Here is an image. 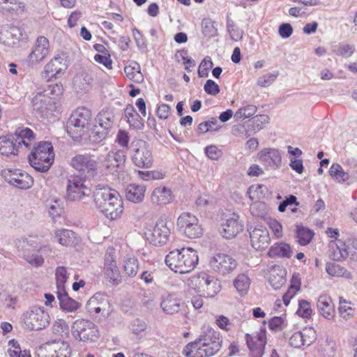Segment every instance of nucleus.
<instances>
[{
  "instance_id": "14",
  "label": "nucleus",
  "mask_w": 357,
  "mask_h": 357,
  "mask_svg": "<svg viewBox=\"0 0 357 357\" xmlns=\"http://www.w3.org/2000/svg\"><path fill=\"white\" fill-rule=\"evenodd\" d=\"M1 176L8 183L20 189H28L33 183V178L28 173L18 169H3Z\"/></svg>"
},
{
  "instance_id": "7",
  "label": "nucleus",
  "mask_w": 357,
  "mask_h": 357,
  "mask_svg": "<svg viewBox=\"0 0 357 357\" xmlns=\"http://www.w3.org/2000/svg\"><path fill=\"white\" fill-rule=\"evenodd\" d=\"M21 321L24 327L30 331H39L50 324L49 314L40 307L33 306L23 313Z\"/></svg>"
},
{
  "instance_id": "64",
  "label": "nucleus",
  "mask_w": 357,
  "mask_h": 357,
  "mask_svg": "<svg viewBox=\"0 0 357 357\" xmlns=\"http://www.w3.org/2000/svg\"><path fill=\"white\" fill-rule=\"evenodd\" d=\"M127 121L131 127L135 129L140 130L144 127V120L138 113L128 117Z\"/></svg>"
},
{
  "instance_id": "53",
  "label": "nucleus",
  "mask_w": 357,
  "mask_h": 357,
  "mask_svg": "<svg viewBox=\"0 0 357 357\" xmlns=\"http://www.w3.org/2000/svg\"><path fill=\"white\" fill-rule=\"evenodd\" d=\"M202 33L204 36L212 38L218 34V29L214 25V22L210 19H204L202 22Z\"/></svg>"
},
{
  "instance_id": "32",
  "label": "nucleus",
  "mask_w": 357,
  "mask_h": 357,
  "mask_svg": "<svg viewBox=\"0 0 357 357\" xmlns=\"http://www.w3.org/2000/svg\"><path fill=\"white\" fill-rule=\"evenodd\" d=\"M150 200L155 206L166 205L173 200L172 192L167 187H158L151 192Z\"/></svg>"
},
{
  "instance_id": "40",
  "label": "nucleus",
  "mask_w": 357,
  "mask_h": 357,
  "mask_svg": "<svg viewBox=\"0 0 357 357\" xmlns=\"http://www.w3.org/2000/svg\"><path fill=\"white\" fill-rule=\"evenodd\" d=\"M251 280L246 273L238 274L234 280L233 284L238 293L241 295H245L250 286Z\"/></svg>"
},
{
  "instance_id": "2",
  "label": "nucleus",
  "mask_w": 357,
  "mask_h": 357,
  "mask_svg": "<svg viewBox=\"0 0 357 357\" xmlns=\"http://www.w3.org/2000/svg\"><path fill=\"white\" fill-rule=\"evenodd\" d=\"M96 207L106 218L116 220L123 211V203L119 193L107 186L98 184L93 192Z\"/></svg>"
},
{
  "instance_id": "28",
  "label": "nucleus",
  "mask_w": 357,
  "mask_h": 357,
  "mask_svg": "<svg viewBox=\"0 0 357 357\" xmlns=\"http://www.w3.org/2000/svg\"><path fill=\"white\" fill-rule=\"evenodd\" d=\"M250 237L251 245L256 250L266 249L271 241L268 231L263 226H257L252 229L250 228Z\"/></svg>"
},
{
  "instance_id": "39",
  "label": "nucleus",
  "mask_w": 357,
  "mask_h": 357,
  "mask_svg": "<svg viewBox=\"0 0 357 357\" xmlns=\"http://www.w3.org/2000/svg\"><path fill=\"white\" fill-rule=\"evenodd\" d=\"M126 76L130 80L142 83L144 81V75L141 72V68L139 63L133 62L124 68Z\"/></svg>"
},
{
  "instance_id": "30",
  "label": "nucleus",
  "mask_w": 357,
  "mask_h": 357,
  "mask_svg": "<svg viewBox=\"0 0 357 357\" xmlns=\"http://www.w3.org/2000/svg\"><path fill=\"white\" fill-rule=\"evenodd\" d=\"M317 307L320 315L328 321H334L336 313L332 298L327 294L319 296Z\"/></svg>"
},
{
  "instance_id": "23",
  "label": "nucleus",
  "mask_w": 357,
  "mask_h": 357,
  "mask_svg": "<svg viewBox=\"0 0 357 357\" xmlns=\"http://www.w3.org/2000/svg\"><path fill=\"white\" fill-rule=\"evenodd\" d=\"M357 255V239H349L347 243L337 240L333 248L331 257L333 259L339 261L348 257Z\"/></svg>"
},
{
  "instance_id": "13",
  "label": "nucleus",
  "mask_w": 357,
  "mask_h": 357,
  "mask_svg": "<svg viewBox=\"0 0 357 357\" xmlns=\"http://www.w3.org/2000/svg\"><path fill=\"white\" fill-rule=\"evenodd\" d=\"M51 52V47L49 40L43 36H38L31 52L27 56L26 61L29 66H33L40 63L47 58Z\"/></svg>"
},
{
  "instance_id": "9",
  "label": "nucleus",
  "mask_w": 357,
  "mask_h": 357,
  "mask_svg": "<svg viewBox=\"0 0 357 357\" xmlns=\"http://www.w3.org/2000/svg\"><path fill=\"white\" fill-rule=\"evenodd\" d=\"M132 160L138 167L150 168L153 156L149 145L144 140L135 139L131 144Z\"/></svg>"
},
{
  "instance_id": "57",
  "label": "nucleus",
  "mask_w": 357,
  "mask_h": 357,
  "mask_svg": "<svg viewBox=\"0 0 357 357\" xmlns=\"http://www.w3.org/2000/svg\"><path fill=\"white\" fill-rule=\"evenodd\" d=\"M313 235V232L308 229L298 227L297 229L298 242L302 245L308 244L311 241Z\"/></svg>"
},
{
  "instance_id": "31",
  "label": "nucleus",
  "mask_w": 357,
  "mask_h": 357,
  "mask_svg": "<svg viewBox=\"0 0 357 357\" xmlns=\"http://www.w3.org/2000/svg\"><path fill=\"white\" fill-rule=\"evenodd\" d=\"M16 246L19 250L23 252V257L29 264L35 266H40L43 264L44 259L41 255L37 253L30 255L27 252L29 250L28 246L36 248L31 241H29L27 238H22L17 241Z\"/></svg>"
},
{
  "instance_id": "16",
  "label": "nucleus",
  "mask_w": 357,
  "mask_h": 357,
  "mask_svg": "<svg viewBox=\"0 0 357 357\" xmlns=\"http://www.w3.org/2000/svg\"><path fill=\"white\" fill-rule=\"evenodd\" d=\"M170 229L165 219L160 218L153 229L146 233L147 240L155 246H162L169 241Z\"/></svg>"
},
{
  "instance_id": "43",
  "label": "nucleus",
  "mask_w": 357,
  "mask_h": 357,
  "mask_svg": "<svg viewBox=\"0 0 357 357\" xmlns=\"http://www.w3.org/2000/svg\"><path fill=\"white\" fill-rule=\"evenodd\" d=\"M328 173L338 183H344L350 177L349 173L344 172L342 166L337 163H334L331 166Z\"/></svg>"
},
{
  "instance_id": "29",
  "label": "nucleus",
  "mask_w": 357,
  "mask_h": 357,
  "mask_svg": "<svg viewBox=\"0 0 357 357\" xmlns=\"http://www.w3.org/2000/svg\"><path fill=\"white\" fill-rule=\"evenodd\" d=\"M315 340V331L312 328H306L302 331L294 333L289 337V344L295 348H301L302 346H309Z\"/></svg>"
},
{
  "instance_id": "11",
  "label": "nucleus",
  "mask_w": 357,
  "mask_h": 357,
  "mask_svg": "<svg viewBox=\"0 0 357 357\" xmlns=\"http://www.w3.org/2000/svg\"><path fill=\"white\" fill-rule=\"evenodd\" d=\"M74 338L82 342H93L99 337L97 326L87 319L75 320L71 328Z\"/></svg>"
},
{
  "instance_id": "54",
  "label": "nucleus",
  "mask_w": 357,
  "mask_h": 357,
  "mask_svg": "<svg viewBox=\"0 0 357 357\" xmlns=\"http://www.w3.org/2000/svg\"><path fill=\"white\" fill-rule=\"evenodd\" d=\"M227 29L232 40L238 41L243 38V31L239 29L231 20H227Z\"/></svg>"
},
{
  "instance_id": "41",
  "label": "nucleus",
  "mask_w": 357,
  "mask_h": 357,
  "mask_svg": "<svg viewBox=\"0 0 357 357\" xmlns=\"http://www.w3.org/2000/svg\"><path fill=\"white\" fill-rule=\"evenodd\" d=\"M113 114L109 111H101L96 119V126L109 132L113 126Z\"/></svg>"
},
{
  "instance_id": "33",
  "label": "nucleus",
  "mask_w": 357,
  "mask_h": 357,
  "mask_svg": "<svg viewBox=\"0 0 357 357\" xmlns=\"http://www.w3.org/2000/svg\"><path fill=\"white\" fill-rule=\"evenodd\" d=\"M270 118L266 114L256 115L250 119L248 124V128L245 133L242 132L243 139L248 138L263 129L269 123Z\"/></svg>"
},
{
  "instance_id": "52",
  "label": "nucleus",
  "mask_w": 357,
  "mask_h": 357,
  "mask_svg": "<svg viewBox=\"0 0 357 357\" xmlns=\"http://www.w3.org/2000/svg\"><path fill=\"white\" fill-rule=\"evenodd\" d=\"M56 280L58 291H64V284L67 281V270L64 266H59L56 269Z\"/></svg>"
},
{
  "instance_id": "56",
  "label": "nucleus",
  "mask_w": 357,
  "mask_h": 357,
  "mask_svg": "<svg viewBox=\"0 0 357 357\" xmlns=\"http://www.w3.org/2000/svg\"><path fill=\"white\" fill-rule=\"evenodd\" d=\"M312 313L310 303L306 300H300L298 301V308L296 314L303 318H309Z\"/></svg>"
},
{
  "instance_id": "55",
  "label": "nucleus",
  "mask_w": 357,
  "mask_h": 357,
  "mask_svg": "<svg viewBox=\"0 0 357 357\" xmlns=\"http://www.w3.org/2000/svg\"><path fill=\"white\" fill-rule=\"evenodd\" d=\"M279 75L278 71H274L259 77L257 84L261 87H268L271 85Z\"/></svg>"
},
{
  "instance_id": "51",
  "label": "nucleus",
  "mask_w": 357,
  "mask_h": 357,
  "mask_svg": "<svg viewBox=\"0 0 357 357\" xmlns=\"http://www.w3.org/2000/svg\"><path fill=\"white\" fill-rule=\"evenodd\" d=\"M354 46L349 44H339L333 47V52L334 53L346 58L351 56L354 52Z\"/></svg>"
},
{
  "instance_id": "45",
  "label": "nucleus",
  "mask_w": 357,
  "mask_h": 357,
  "mask_svg": "<svg viewBox=\"0 0 357 357\" xmlns=\"http://www.w3.org/2000/svg\"><path fill=\"white\" fill-rule=\"evenodd\" d=\"M8 355L9 357H31L27 350H22L19 343L15 340L8 342Z\"/></svg>"
},
{
  "instance_id": "61",
  "label": "nucleus",
  "mask_w": 357,
  "mask_h": 357,
  "mask_svg": "<svg viewBox=\"0 0 357 357\" xmlns=\"http://www.w3.org/2000/svg\"><path fill=\"white\" fill-rule=\"evenodd\" d=\"M271 330L274 331H282L286 326V320L283 317H274L268 324Z\"/></svg>"
},
{
  "instance_id": "6",
  "label": "nucleus",
  "mask_w": 357,
  "mask_h": 357,
  "mask_svg": "<svg viewBox=\"0 0 357 357\" xmlns=\"http://www.w3.org/2000/svg\"><path fill=\"white\" fill-rule=\"evenodd\" d=\"M188 285L204 297H214L221 290L220 280L205 272L192 275Z\"/></svg>"
},
{
  "instance_id": "15",
  "label": "nucleus",
  "mask_w": 357,
  "mask_h": 357,
  "mask_svg": "<svg viewBox=\"0 0 357 357\" xmlns=\"http://www.w3.org/2000/svg\"><path fill=\"white\" fill-rule=\"evenodd\" d=\"M210 266L219 275H225L231 273L237 266L236 261L229 255L217 253L210 259Z\"/></svg>"
},
{
  "instance_id": "19",
  "label": "nucleus",
  "mask_w": 357,
  "mask_h": 357,
  "mask_svg": "<svg viewBox=\"0 0 357 357\" xmlns=\"http://www.w3.org/2000/svg\"><path fill=\"white\" fill-rule=\"evenodd\" d=\"M102 271L105 278L111 284L118 285L121 282V275L116 264L115 252L113 249L107 250L105 255Z\"/></svg>"
},
{
  "instance_id": "1",
  "label": "nucleus",
  "mask_w": 357,
  "mask_h": 357,
  "mask_svg": "<svg viewBox=\"0 0 357 357\" xmlns=\"http://www.w3.org/2000/svg\"><path fill=\"white\" fill-rule=\"evenodd\" d=\"M221 347L222 340L219 333L207 328L183 348V354L185 357H211L216 354Z\"/></svg>"
},
{
  "instance_id": "49",
  "label": "nucleus",
  "mask_w": 357,
  "mask_h": 357,
  "mask_svg": "<svg viewBox=\"0 0 357 357\" xmlns=\"http://www.w3.org/2000/svg\"><path fill=\"white\" fill-rule=\"evenodd\" d=\"M52 330L55 335L62 337L68 334L69 326L64 319H58L53 323Z\"/></svg>"
},
{
  "instance_id": "22",
  "label": "nucleus",
  "mask_w": 357,
  "mask_h": 357,
  "mask_svg": "<svg viewBox=\"0 0 357 357\" xmlns=\"http://www.w3.org/2000/svg\"><path fill=\"white\" fill-rule=\"evenodd\" d=\"M243 225L239 221V216L236 213L229 214L225 216L220 226V234L227 239L235 237L239 232L243 231Z\"/></svg>"
},
{
  "instance_id": "50",
  "label": "nucleus",
  "mask_w": 357,
  "mask_h": 357,
  "mask_svg": "<svg viewBox=\"0 0 357 357\" xmlns=\"http://www.w3.org/2000/svg\"><path fill=\"white\" fill-rule=\"evenodd\" d=\"M257 111V107L254 105H247L239 108L235 113L234 117L237 119H245L253 116Z\"/></svg>"
},
{
  "instance_id": "3",
  "label": "nucleus",
  "mask_w": 357,
  "mask_h": 357,
  "mask_svg": "<svg viewBox=\"0 0 357 357\" xmlns=\"http://www.w3.org/2000/svg\"><path fill=\"white\" fill-rule=\"evenodd\" d=\"M34 139L35 135L30 128H17L13 135L0 137V153L7 156L16 155L20 149H29Z\"/></svg>"
},
{
  "instance_id": "25",
  "label": "nucleus",
  "mask_w": 357,
  "mask_h": 357,
  "mask_svg": "<svg viewBox=\"0 0 357 357\" xmlns=\"http://www.w3.org/2000/svg\"><path fill=\"white\" fill-rule=\"evenodd\" d=\"M67 69V65L60 56L52 59L44 67L43 76L48 81L56 79L63 75Z\"/></svg>"
},
{
  "instance_id": "38",
  "label": "nucleus",
  "mask_w": 357,
  "mask_h": 357,
  "mask_svg": "<svg viewBox=\"0 0 357 357\" xmlns=\"http://www.w3.org/2000/svg\"><path fill=\"white\" fill-rule=\"evenodd\" d=\"M57 297L59 300L60 307L64 311L70 312H75L80 307L79 304L70 298L65 291H58Z\"/></svg>"
},
{
  "instance_id": "5",
  "label": "nucleus",
  "mask_w": 357,
  "mask_h": 357,
  "mask_svg": "<svg viewBox=\"0 0 357 357\" xmlns=\"http://www.w3.org/2000/svg\"><path fill=\"white\" fill-rule=\"evenodd\" d=\"M54 160L53 146L50 142H40L29 156L30 165L37 171L49 170Z\"/></svg>"
},
{
  "instance_id": "20",
  "label": "nucleus",
  "mask_w": 357,
  "mask_h": 357,
  "mask_svg": "<svg viewBox=\"0 0 357 357\" xmlns=\"http://www.w3.org/2000/svg\"><path fill=\"white\" fill-rule=\"evenodd\" d=\"M245 340L250 357H262L266 344V331L261 329L255 335L247 333Z\"/></svg>"
},
{
  "instance_id": "44",
  "label": "nucleus",
  "mask_w": 357,
  "mask_h": 357,
  "mask_svg": "<svg viewBox=\"0 0 357 357\" xmlns=\"http://www.w3.org/2000/svg\"><path fill=\"white\" fill-rule=\"evenodd\" d=\"M338 313L344 320L351 319L354 315V309L351 306V303L340 297Z\"/></svg>"
},
{
  "instance_id": "37",
  "label": "nucleus",
  "mask_w": 357,
  "mask_h": 357,
  "mask_svg": "<svg viewBox=\"0 0 357 357\" xmlns=\"http://www.w3.org/2000/svg\"><path fill=\"white\" fill-rule=\"evenodd\" d=\"M292 250L289 244L280 242L273 244L268 252L270 257L290 258L292 255Z\"/></svg>"
},
{
  "instance_id": "63",
  "label": "nucleus",
  "mask_w": 357,
  "mask_h": 357,
  "mask_svg": "<svg viewBox=\"0 0 357 357\" xmlns=\"http://www.w3.org/2000/svg\"><path fill=\"white\" fill-rule=\"evenodd\" d=\"M268 225L276 238H280L282 236V226L280 222L275 219H270Z\"/></svg>"
},
{
  "instance_id": "59",
  "label": "nucleus",
  "mask_w": 357,
  "mask_h": 357,
  "mask_svg": "<svg viewBox=\"0 0 357 357\" xmlns=\"http://www.w3.org/2000/svg\"><path fill=\"white\" fill-rule=\"evenodd\" d=\"M213 63L211 58L205 57L201 62L199 69L198 75L200 77H206L208 75V70L213 67Z\"/></svg>"
},
{
  "instance_id": "27",
  "label": "nucleus",
  "mask_w": 357,
  "mask_h": 357,
  "mask_svg": "<svg viewBox=\"0 0 357 357\" xmlns=\"http://www.w3.org/2000/svg\"><path fill=\"white\" fill-rule=\"evenodd\" d=\"M52 240L63 247H75L79 243V238L75 232L64 228L53 230Z\"/></svg>"
},
{
  "instance_id": "34",
  "label": "nucleus",
  "mask_w": 357,
  "mask_h": 357,
  "mask_svg": "<svg viewBox=\"0 0 357 357\" xmlns=\"http://www.w3.org/2000/svg\"><path fill=\"white\" fill-rule=\"evenodd\" d=\"M160 307L167 314H174L181 310V300L174 294H167L161 298Z\"/></svg>"
},
{
  "instance_id": "12",
  "label": "nucleus",
  "mask_w": 357,
  "mask_h": 357,
  "mask_svg": "<svg viewBox=\"0 0 357 357\" xmlns=\"http://www.w3.org/2000/svg\"><path fill=\"white\" fill-rule=\"evenodd\" d=\"M176 225L179 231L189 238H197L202 235L203 229L198 218L190 213H182L177 219Z\"/></svg>"
},
{
  "instance_id": "26",
  "label": "nucleus",
  "mask_w": 357,
  "mask_h": 357,
  "mask_svg": "<svg viewBox=\"0 0 357 357\" xmlns=\"http://www.w3.org/2000/svg\"><path fill=\"white\" fill-rule=\"evenodd\" d=\"M259 162L266 168L276 169L281 166L282 156L280 151L274 148H265L257 154Z\"/></svg>"
},
{
  "instance_id": "47",
  "label": "nucleus",
  "mask_w": 357,
  "mask_h": 357,
  "mask_svg": "<svg viewBox=\"0 0 357 357\" xmlns=\"http://www.w3.org/2000/svg\"><path fill=\"white\" fill-rule=\"evenodd\" d=\"M270 284L275 289H280L285 282V279L282 275L281 269H272L268 278Z\"/></svg>"
},
{
  "instance_id": "4",
  "label": "nucleus",
  "mask_w": 357,
  "mask_h": 357,
  "mask_svg": "<svg viewBox=\"0 0 357 357\" xmlns=\"http://www.w3.org/2000/svg\"><path fill=\"white\" fill-rule=\"evenodd\" d=\"M198 261L197 251L191 248L174 250L165 257V263L169 268L180 274L192 271L196 267Z\"/></svg>"
},
{
  "instance_id": "21",
  "label": "nucleus",
  "mask_w": 357,
  "mask_h": 357,
  "mask_svg": "<svg viewBox=\"0 0 357 357\" xmlns=\"http://www.w3.org/2000/svg\"><path fill=\"white\" fill-rule=\"evenodd\" d=\"M98 164V162L90 155H77L70 162L74 169L89 176H93L96 172Z\"/></svg>"
},
{
  "instance_id": "10",
  "label": "nucleus",
  "mask_w": 357,
  "mask_h": 357,
  "mask_svg": "<svg viewBox=\"0 0 357 357\" xmlns=\"http://www.w3.org/2000/svg\"><path fill=\"white\" fill-rule=\"evenodd\" d=\"M92 115L89 109L86 107H78L73 114L67 123V130L69 135L74 134L80 136L84 128H87L91 121ZM77 137V136H72Z\"/></svg>"
},
{
  "instance_id": "36",
  "label": "nucleus",
  "mask_w": 357,
  "mask_h": 357,
  "mask_svg": "<svg viewBox=\"0 0 357 357\" xmlns=\"http://www.w3.org/2000/svg\"><path fill=\"white\" fill-rule=\"evenodd\" d=\"M146 190L144 185L131 183L126 189V197L132 203H141L144 199Z\"/></svg>"
},
{
  "instance_id": "48",
  "label": "nucleus",
  "mask_w": 357,
  "mask_h": 357,
  "mask_svg": "<svg viewBox=\"0 0 357 357\" xmlns=\"http://www.w3.org/2000/svg\"><path fill=\"white\" fill-rule=\"evenodd\" d=\"M326 272L333 277H350V273L336 263H328L326 267Z\"/></svg>"
},
{
  "instance_id": "46",
  "label": "nucleus",
  "mask_w": 357,
  "mask_h": 357,
  "mask_svg": "<svg viewBox=\"0 0 357 357\" xmlns=\"http://www.w3.org/2000/svg\"><path fill=\"white\" fill-rule=\"evenodd\" d=\"M147 328L146 323L139 319H135L130 322L129 328L132 333L137 337H142L146 335V330Z\"/></svg>"
},
{
  "instance_id": "62",
  "label": "nucleus",
  "mask_w": 357,
  "mask_h": 357,
  "mask_svg": "<svg viewBox=\"0 0 357 357\" xmlns=\"http://www.w3.org/2000/svg\"><path fill=\"white\" fill-rule=\"evenodd\" d=\"M205 153L211 160H216L222 155V151L215 145H210L205 148Z\"/></svg>"
},
{
  "instance_id": "35",
  "label": "nucleus",
  "mask_w": 357,
  "mask_h": 357,
  "mask_svg": "<svg viewBox=\"0 0 357 357\" xmlns=\"http://www.w3.org/2000/svg\"><path fill=\"white\" fill-rule=\"evenodd\" d=\"M31 102L33 110L41 116H45L52 107L53 101L50 96L42 92L37 93L33 98Z\"/></svg>"
},
{
  "instance_id": "18",
  "label": "nucleus",
  "mask_w": 357,
  "mask_h": 357,
  "mask_svg": "<svg viewBox=\"0 0 357 357\" xmlns=\"http://www.w3.org/2000/svg\"><path fill=\"white\" fill-rule=\"evenodd\" d=\"M39 355L43 357H70L71 349L65 341H52L43 344L39 349Z\"/></svg>"
},
{
  "instance_id": "8",
  "label": "nucleus",
  "mask_w": 357,
  "mask_h": 357,
  "mask_svg": "<svg viewBox=\"0 0 357 357\" xmlns=\"http://www.w3.org/2000/svg\"><path fill=\"white\" fill-rule=\"evenodd\" d=\"M127 159L126 152L116 148L109 151L102 158H100L99 169L102 174H115L121 169Z\"/></svg>"
},
{
  "instance_id": "17",
  "label": "nucleus",
  "mask_w": 357,
  "mask_h": 357,
  "mask_svg": "<svg viewBox=\"0 0 357 357\" xmlns=\"http://www.w3.org/2000/svg\"><path fill=\"white\" fill-rule=\"evenodd\" d=\"M86 308L92 316L101 314L108 316L111 311V305L108 296L101 293H96L87 301Z\"/></svg>"
},
{
  "instance_id": "24",
  "label": "nucleus",
  "mask_w": 357,
  "mask_h": 357,
  "mask_svg": "<svg viewBox=\"0 0 357 357\" xmlns=\"http://www.w3.org/2000/svg\"><path fill=\"white\" fill-rule=\"evenodd\" d=\"M88 188L84 184L82 178L79 176H70L68 180L67 197L69 200H80L87 195Z\"/></svg>"
},
{
  "instance_id": "58",
  "label": "nucleus",
  "mask_w": 357,
  "mask_h": 357,
  "mask_svg": "<svg viewBox=\"0 0 357 357\" xmlns=\"http://www.w3.org/2000/svg\"><path fill=\"white\" fill-rule=\"evenodd\" d=\"M217 119L215 118H211L208 121H204L199 124L197 128V132L199 134H204L211 130H218L219 128L214 126L217 124Z\"/></svg>"
},
{
  "instance_id": "60",
  "label": "nucleus",
  "mask_w": 357,
  "mask_h": 357,
  "mask_svg": "<svg viewBox=\"0 0 357 357\" xmlns=\"http://www.w3.org/2000/svg\"><path fill=\"white\" fill-rule=\"evenodd\" d=\"M108 131L101 129L100 126H94V128L89 136L90 140L98 143L103 140L107 135Z\"/></svg>"
},
{
  "instance_id": "42",
  "label": "nucleus",
  "mask_w": 357,
  "mask_h": 357,
  "mask_svg": "<svg viewBox=\"0 0 357 357\" xmlns=\"http://www.w3.org/2000/svg\"><path fill=\"white\" fill-rule=\"evenodd\" d=\"M124 273L130 278L135 277L139 271V261L135 257H127L123 262Z\"/></svg>"
}]
</instances>
